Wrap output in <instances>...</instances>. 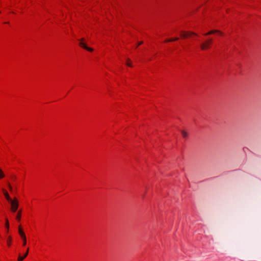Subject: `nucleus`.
<instances>
[{"mask_svg": "<svg viewBox=\"0 0 261 261\" xmlns=\"http://www.w3.org/2000/svg\"><path fill=\"white\" fill-rule=\"evenodd\" d=\"M192 35H197L196 33L192 32H181L180 33L181 37L184 38H187L188 36Z\"/></svg>", "mask_w": 261, "mask_h": 261, "instance_id": "4", "label": "nucleus"}, {"mask_svg": "<svg viewBox=\"0 0 261 261\" xmlns=\"http://www.w3.org/2000/svg\"><path fill=\"white\" fill-rule=\"evenodd\" d=\"M29 248H28L26 251V252L25 253L24 255L23 256H21L20 254L19 255L17 260L18 261H22L28 255L29 253Z\"/></svg>", "mask_w": 261, "mask_h": 261, "instance_id": "7", "label": "nucleus"}, {"mask_svg": "<svg viewBox=\"0 0 261 261\" xmlns=\"http://www.w3.org/2000/svg\"><path fill=\"white\" fill-rule=\"evenodd\" d=\"M181 135H182V137L185 139H187L188 137V134L187 132L184 130L181 131Z\"/></svg>", "mask_w": 261, "mask_h": 261, "instance_id": "12", "label": "nucleus"}, {"mask_svg": "<svg viewBox=\"0 0 261 261\" xmlns=\"http://www.w3.org/2000/svg\"><path fill=\"white\" fill-rule=\"evenodd\" d=\"M23 243H22V246H25L27 244V238L22 239Z\"/></svg>", "mask_w": 261, "mask_h": 261, "instance_id": "17", "label": "nucleus"}, {"mask_svg": "<svg viewBox=\"0 0 261 261\" xmlns=\"http://www.w3.org/2000/svg\"><path fill=\"white\" fill-rule=\"evenodd\" d=\"M219 33L220 35H223V33L221 32L220 31L217 30H211V31H209L208 32L204 34V36H207V35L213 34H215V33Z\"/></svg>", "mask_w": 261, "mask_h": 261, "instance_id": "6", "label": "nucleus"}, {"mask_svg": "<svg viewBox=\"0 0 261 261\" xmlns=\"http://www.w3.org/2000/svg\"><path fill=\"white\" fill-rule=\"evenodd\" d=\"M213 42V39L210 38L207 40L205 42L202 43L200 45V47L202 50H205L208 48L210 47L211 44Z\"/></svg>", "mask_w": 261, "mask_h": 261, "instance_id": "2", "label": "nucleus"}, {"mask_svg": "<svg viewBox=\"0 0 261 261\" xmlns=\"http://www.w3.org/2000/svg\"><path fill=\"white\" fill-rule=\"evenodd\" d=\"M18 233H19L21 239L27 238L25 234L24 231L23 230L21 225H19L18 226Z\"/></svg>", "mask_w": 261, "mask_h": 261, "instance_id": "5", "label": "nucleus"}, {"mask_svg": "<svg viewBox=\"0 0 261 261\" xmlns=\"http://www.w3.org/2000/svg\"><path fill=\"white\" fill-rule=\"evenodd\" d=\"M22 210V209H20L17 212V213L16 216V219L18 222H20L21 218Z\"/></svg>", "mask_w": 261, "mask_h": 261, "instance_id": "9", "label": "nucleus"}, {"mask_svg": "<svg viewBox=\"0 0 261 261\" xmlns=\"http://www.w3.org/2000/svg\"><path fill=\"white\" fill-rule=\"evenodd\" d=\"M84 40V38H82L81 39V41L80 42V43H79V45L83 48H84V49L87 50L88 51H93V49L90 48V47H89L88 46H87V45H86V44L85 43L83 42V41Z\"/></svg>", "mask_w": 261, "mask_h": 261, "instance_id": "3", "label": "nucleus"}, {"mask_svg": "<svg viewBox=\"0 0 261 261\" xmlns=\"http://www.w3.org/2000/svg\"><path fill=\"white\" fill-rule=\"evenodd\" d=\"M179 39L177 37H176V38H171V39H167L165 40V42H171V41H176V40H178Z\"/></svg>", "mask_w": 261, "mask_h": 261, "instance_id": "14", "label": "nucleus"}, {"mask_svg": "<svg viewBox=\"0 0 261 261\" xmlns=\"http://www.w3.org/2000/svg\"><path fill=\"white\" fill-rule=\"evenodd\" d=\"M5 227L6 228V232H9V222L8 218L6 219V222H5Z\"/></svg>", "mask_w": 261, "mask_h": 261, "instance_id": "11", "label": "nucleus"}, {"mask_svg": "<svg viewBox=\"0 0 261 261\" xmlns=\"http://www.w3.org/2000/svg\"><path fill=\"white\" fill-rule=\"evenodd\" d=\"M11 202V210L12 212L15 213L18 207L19 202L16 198H14L13 200L10 201Z\"/></svg>", "mask_w": 261, "mask_h": 261, "instance_id": "1", "label": "nucleus"}, {"mask_svg": "<svg viewBox=\"0 0 261 261\" xmlns=\"http://www.w3.org/2000/svg\"><path fill=\"white\" fill-rule=\"evenodd\" d=\"M127 60H128V62H126V64L127 66H130V67H132V64H131V63H130L129 62V59H127Z\"/></svg>", "mask_w": 261, "mask_h": 261, "instance_id": "19", "label": "nucleus"}, {"mask_svg": "<svg viewBox=\"0 0 261 261\" xmlns=\"http://www.w3.org/2000/svg\"><path fill=\"white\" fill-rule=\"evenodd\" d=\"M3 194L6 198V199L8 201H11L12 199L10 197L9 195V193L8 192H7V191L6 190V189H3Z\"/></svg>", "mask_w": 261, "mask_h": 261, "instance_id": "8", "label": "nucleus"}, {"mask_svg": "<svg viewBox=\"0 0 261 261\" xmlns=\"http://www.w3.org/2000/svg\"><path fill=\"white\" fill-rule=\"evenodd\" d=\"M5 176V174L3 171V170L0 168V179L4 178Z\"/></svg>", "mask_w": 261, "mask_h": 261, "instance_id": "15", "label": "nucleus"}, {"mask_svg": "<svg viewBox=\"0 0 261 261\" xmlns=\"http://www.w3.org/2000/svg\"><path fill=\"white\" fill-rule=\"evenodd\" d=\"M8 189L10 190V191L11 192H13V188L9 182L8 183Z\"/></svg>", "mask_w": 261, "mask_h": 261, "instance_id": "16", "label": "nucleus"}, {"mask_svg": "<svg viewBox=\"0 0 261 261\" xmlns=\"http://www.w3.org/2000/svg\"><path fill=\"white\" fill-rule=\"evenodd\" d=\"M11 180L12 183L16 182L17 177L15 175H12L11 177Z\"/></svg>", "mask_w": 261, "mask_h": 261, "instance_id": "13", "label": "nucleus"}, {"mask_svg": "<svg viewBox=\"0 0 261 261\" xmlns=\"http://www.w3.org/2000/svg\"><path fill=\"white\" fill-rule=\"evenodd\" d=\"M13 184L14 188L15 189V190L17 191L18 189V185L16 182H14V183H13Z\"/></svg>", "mask_w": 261, "mask_h": 261, "instance_id": "18", "label": "nucleus"}, {"mask_svg": "<svg viewBox=\"0 0 261 261\" xmlns=\"http://www.w3.org/2000/svg\"><path fill=\"white\" fill-rule=\"evenodd\" d=\"M142 44H143V41H140L138 43V45H137L136 46V48L138 47V46L141 45Z\"/></svg>", "mask_w": 261, "mask_h": 261, "instance_id": "20", "label": "nucleus"}, {"mask_svg": "<svg viewBox=\"0 0 261 261\" xmlns=\"http://www.w3.org/2000/svg\"><path fill=\"white\" fill-rule=\"evenodd\" d=\"M12 237L11 236H8L7 239V245L9 247H11V244H12Z\"/></svg>", "mask_w": 261, "mask_h": 261, "instance_id": "10", "label": "nucleus"}]
</instances>
